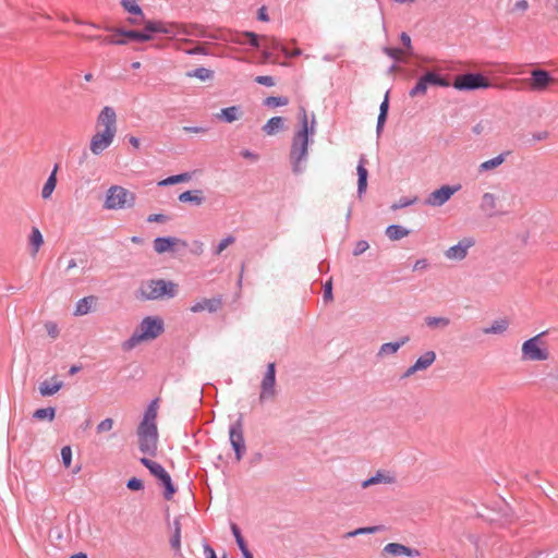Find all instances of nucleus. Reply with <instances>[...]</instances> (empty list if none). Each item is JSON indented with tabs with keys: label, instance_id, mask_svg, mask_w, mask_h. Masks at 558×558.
I'll use <instances>...</instances> for the list:
<instances>
[{
	"label": "nucleus",
	"instance_id": "27",
	"mask_svg": "<svg viewBox=\"0 0 558 558\" xmlns=\"http://www.w3.org/2000/svg\"><path fill=\"white\" fill-rule=\"evenodd\" d=\"M366 165V159L364 156H362L359 160V165L356 167V171H357V177H359V180H357V194L359 196L361 197L366 189H367V175H368V172H367V169L365 167Z\"/></svg>",
	"mask_w": 558,
	"mask_h": 558
},
{
	"label": "nucleus",
	"instance_id": "8",
	"mask_svg": "<svg viewBox=\"0 0 558 558\" xmlns=\"http://www.w3.org/2000/svg\"><path fill=\"white\" fill-rule=\"evenodd\" d=\"M429 85L449 87L450 82L446 77H442L433 71H427L417 80L416 84L410 89L409 96L412 98L424 96L427 93V88Z\"/></svg>",
	"mask_w": 558,
	"mask_h": 558
},
{
	"label": "nucleus",
	"instance_id": "22",
	"mask_svg": "<svg viewBox=\"0 0 558 558\" xmlns=\"http://www.w3.org/2000/svg\"><path fill=\"white\" fill-rule=\"evenodd\" d=\"M222 306L221 298H213V299H203L191 306V311L193 313H199L203 311H208L209 313H215L220 310Z\"/></svg>",
	"mask_w": 558,
	"mask_h": 558
},
{
	"label": "nucleus",
	"instance_id": "53",
	"mask_svg": "<svg viewBox=\"0 0 558 558\" xmlns=\"http://www.w3.org/2000/svg\"><path fill=\"white\" fill-rule=\"evenodd\" d=\"M61 459H62V463L65 468H69L71 465V462H72V449L70 446H64L62 449H61Z\"/></svg>",
	"mask_w": 558,
	"mask_h": 558
},
{
	"label": "nucleus",
	"instance_id": "14",
	"mask_svg": "<svg viewBox=\"0 0 558 558\" xmlns=\"http://www.w3.org/2000/svg\"><path fill=\"white\" fill-rule=\"evenodd\" d=\"M556 80L549 74V72L535 69L531 72V76L526 80V84L530 90L542 93L548 89Z\"/></svg>",
	"mask_w": 558,
	"mask_h": 558
},
{
	"label": "nucleus",
	"instance_id": "35",
	"mask_svg": "<svg viewBox=\"0 0 558 558\" xmlns=\"http://www.w3.org/2000/svg\"><path fill=\"white\" fill-rule=\"evenodd\" d=\"M94 302H95V298L92 295L85 296V298L78 300V302L75 305L74 315L83 316V315L88 314L90 312V308H92V305Z\"/></svg>",
	"mask_w": 558,
	"mask_h": 558
},
{
	"label": "nucleus",
	"instance_id": "11",
	"mask_svg": "<svg viewBox=\"0 0 558 558\" xmlns=\"http://www.w3.org/2000/svg\"><path fill=\"white\" fill-rule=\"evenodd\" d=\"M141 463L145 465L154 476L160 480L166 489L165 498L168 500L171 499L172 495L175 493V488L171 482L170 475L165 470V468L161 464L147 458H142Z\"/></svg>",
	"mask_w": 558,
	"mask_h": 558
},
{
	"label": "nucleus",
	"instance_id": "10",
	"mask_svg": "<svg viewBox=\"0 0 558 558\" xmlns=\"http://www.w3.org/2000/svg\"><path fill=\"white\" fill-rule=\"evenodd\" d=\"M276 397V364L269 363L260 383L259 402L275 400Z\"/></svg>",
	"mask_w": 558,
	"mask_h": 558
},
{
	"label": "nucleus",
	"instance_id": "4",
	"mask_svg": "<svg viewBox=\"0 0 558 558\" xmlns=\"http://www.w3.org/2000/svg\"><path fill=\"white\" fill-rule=\"evenodd\" d=\"M135 201L136 195L132 191L121 185H111L106 192L104 208L107 210L128 209L135 205Z\"/></svg>",
	"mask_w": 558,
	"mask_h": 558
},
{
	"label": "nucleus",
	"instance_id": "21",
	"mask_svg": "<svg viewBox=\"0 0 558 558\" xmlns=\"http://www.w3.org/2000/svg\"><path fill=\"white\" fill-rule=\"evenodd\" d=\"M383 554L391 555V556H408V557H417L420 556L418 550L410 548L405 545L399 543H389L384 549Z\"/></svg>",
	"mask_w": 558,
	"mask_h": 558
},
{
	"label": "nucleus",
	"instance_id": "29",
	"mask_svg": "<svg viewBox=\"0 0 558 558\" xmlns=\"http://www.w3.org/2000/svg\"><path fill=\"white\" fill-rule=\"evenodd\" d=\"M242 114L241 108L239 106H231L220 110L217 114V118L227 123H232L240 119Z\"/></svg>",
	"mask_w": 558,
	"mask_h": 558
},
{
	"label": "nucleus",
	"instance_id": "23",
	"mask_svg": "<svg viewBox=\"0 0 558 558\" xmlns=\"http://www.w3.org/2000/svg\"><path fill=\"white\" fill-rule=\"evenodd\" d=\"M177 244H182L183 246H186V242L181 241L178 238H173V236L156 238L154 240V250L158 254H162V253H166V252L172 250V247Z\"/></svg>",
	"mask_w": 558,
	"mask_h": 558
},
{
	"label": "nucleus",
	"instance_id": "46",
	"mask_svg": "<svg viewBox=\"0 0 558 558\" xmlns=\"http://www.w3.org/2000/svg\"><path fill=\"white\" fill-rule=\"evenodd\" d=\"M187 75L191 77H197L201 81H208L213 77L214 72L206 68H197L192 72H189Z\"/></svg>",
	"mask_w": 558,
	"mask_h": 558
},
{
	"label": "nucleus",
	"instance_id": "56",
	"mask_svg": "<svg viewBox=\"0 0 558 558\" xmlns=\"http://www.w3.org/2000/svg\"><path fill=\"white\" fill-rule=\"evenodd\" d=\"M368 247H369L368 243L364 240H361V241L356 242L354 250H353V255L359 256V255L363 254Z\"/></svg>",
	"mask_w": 558,
	"mask_h": 558
},
{
	"label": "nucleus",
	"instance_id": "1",
	"mask_svg": "<svg viewBox=\"0 0 558 558\" xmlns=\"http://www.w3.org/2000/svg\"><path fill=\"white\" fill-rule=\"evenodd\" d=\"M300 129L294 133L290 149V161L295 174L303 172V162L307 159L310 136L316 133V118L312 114L311 121L304 107L299 109Z\"/></svg>",
	"mask_w": 558,
	"mask_h": 558
},
{
	"label": "nucleus",
	"instance_id": "62",
	"mask_svg": "<svg viewBox=\"0 0 558 558\" xmlns=\"http://www.w3.org/2000/svg\"><path fill=\"white\" fill-rule=\"evenodd\" d=\"M281 52H282L286 57H288V58L299 57V56H301V53H302L301 49H299V48H296V49H294V50H291V51H290V50H289L287 47H284V46H283V47H281Z\"/></svg>",
	"mask_w": 558,
	"mask_h": 558
},
{
	"label": "nucleus",
	"instance_id": "42",
	"mask_svg": "<svg viewBox=\"0 0 558 558\" xmlns=\"http://www.w3.org/2000/svg\"><path fill=\"white\" fill-rule=\"evenodd\" d=\"M425 324L433 329L439 328L444 329L450 325V319L448 317H434L428 316L425 318Z\"/></svg>",
	"mask_w": 558,
	"mask_h": 558
},
{
	"label": "nucleus",
	"instance_id": "48",
	"mask_svg": "<svg viewBox=\"0 0 558 558\" xmlns=\"http://www.w3.org/2000/svg\"><path fill=\"white\" fill-rule=\"evenodd\" d=\"M264 104L267 107L287 106L289 104V99L287 97H282V96H279V97L270 96L265 99Z\"/></svg>",
	"mask_w": 558,
	"mask_h": 558
},
{
	"label": "nucleus",
	"instance_id": "2",
	"mask_svg": "<svg viewBox=\"0 0 558 558\" xmlns=\"http://www.w3.org/2000/svg\"><path fill=\"white\" fill-rule=\"evenodd\" d=\"M162 331L163 320L159 317L147 316L141 322L133 335L123 342L122 348L130 351L141 342L156 339Z\"/></svg>",
	"mask_w": 558,
	"mask_h": 558
},
{
	"label": "nucleus",
	"instance_id": "19",
	"mask_svg": "<svg viewBox=\"0 0 558 558\" xmlns=\"http://www.w3.org/2000/svg\"><path fill=\"white\" fill-rule=\"evenodd\" d=\"M116 135L107 132L96 130L89 142V149L92 154L98 156L111 146Z\"/></svg>",
	"mask_w": 558,
	"mask_h": 558
},
{
	"label": "nucleus",
	"instance_id": "3",
	"mask_svg": "<svg viewBox=\"0 0 558 558\" xmlns=\"http://www.w3.org/2000/svg\"><path fill=\"white\" fill-rule=\"evenodd\" d=\"M546 333L547 331H542L522 343L521 360L523 362H544L549 359L550 353L544 341Z\"/></svg>",
	"mask_w": 558,
	"mask_h": 558
},
{
	"label": "nucleus",
	"instance_id": "37",
	"mask_svg": "<svg viewBox=\"0 0 558 558\" xmlns=\"http://www.w3.org/2000/svg\"><path fill=\"white\" fill-rule=\"evenodd\" d=\"M28 242L32 247V254L36 255L38 253L40 246L44 244V238L38 228L34 227L32 229V232L28 238Z\"/></svg>",
	"mask_w": 558,
	"mask_h": 558
},
{
	"label": "nucleus",
	"instance_id": "57",
	"mask_svg": "<svg viewBox=\"0 0 558 558\" xmlns=\"http://www.w3.org/2000/svg\"><path fill=\"white\" fill-rule=\"evenodd\" d=\"M126 486L131 490H141L143 488V482L136 477H132L128 481Z\"/></svg>",
	"mask_w": 558,
	"mask_h": 558
},
{
	"label": "nucleus",
	"instance_id": "17",
	"mask_svg": "<svg viewBox=\"0 0 558 558\" xmlns=\"http://www.w3.org/2000/svg\"><path fill=\"white\" fill-rule=\"evenodd\" d=\"M461 189L460 185H442L441 187L433 191L427 198L425 204L432 207H440L446 204L451 196Z\"/></svg>",
	"mask_w": 558,
	"mask_h": 558
},
{
	"label": "nucleus",
	"instance_id": "47",
	"mask_svg": "<svg viewBox=\"0 0 558 558\" xmlns=\"http://www.w3.org/2000/svg\"><path fill=\"white\" fill-rule=\"evenodd\" d=\"M155 404H156V401H154L148 407V409L146 410V412L144 414L143 421L141 423H146V424H149V425H156L155 421H156V416H157V411H156Z\"/></svg>",
	"mask_w": 558,
	"mask_h": 558
},
{
	"label": "nucleus",
	"instance_id": "49",
	"mask_svg": "<svg viewBox=\"0 0 558 558\" xmlns=\"http://www.w3.org/2000/svg\"><path fill=\"white\" fill-rule=\"evenodd\" d=\"M380 530L379 526H367V527H359L354 531L348 532L345 537H354L362 534H373Z\"/></svg>",
	"mask_w": 558,
	"mask_h": 558
},
{
	"label": "nucleus",
	"instance_id": "54",
	"mask_svg": "<svg viewBox=\"0 0 558 558\" xmlns=\"http://www.w3.org/2000/svg\"><path fill=\"white\" fill-rule=\"evenodd\" d=\"M45 329L52 339H56L59 336V327L54 322H47L45 324Z\"/></svg>",
	"mask_w": 558,
	"mask_h": 558
},
{
	"label": "nucleus",
	"instance_id": "9",
	"mask_svg": "<svg viewBox=\"0 0 558 558\" xmlns=\"http://www.w3.org/2000/svg\"><path fill=\"white\" fill-rule=\"evenodd\" d=\"M452 86L458 90H475L481 88H489L492 84L488 78L481 73H466L457 75Z\"/></svg>",
	"mask_w": 558,
	"mask_h": 558
},
{
	"label": "nucleus",
	"instance_id": "38",
	"mask_svg": "<svg viewBox=\"0 0 558 558\" xmlns=\"http://www.w3.org/2000/svg\"><path fill=\"white\" fill-rule=\"evenodd\" d=\"M283 126V118L274 117L267 121V123L263 126V131L267 135H274Z\"/></svg>",
	"mask_w": 558,
	"mask_h": 558
},
{
	"label": "nucleus",
	"instance_id": "60",
	"mask_svg": "<svg viewBox=\"0 0 558 558\" xmlns=\"http://www.w3.org/2000/svg\"><path fill=\"white\" fill-rule=\"evenodd\" d=\"M168 217L162 214H151L147 217L148 222H166Z\"/></svg>",
	"mask_w": 558,
	"mask_h": 558
},
{
	"label": "nucleus",
	"instance_id": "40",
	"mask_svg": "<svg viewBox=\"0 0 558 558\" xmlns=\"http://www.w3.org/2000/svg\"><path fill=\"white\" fill-rule=\"evenodd\" d=\"M408 234L409 230L398 225H391L386 229V235L392 241L403 239Z\"/></svg>",
	"mask_w": 558,
	"mask_h": 558
},
{
	"label": "nucleus",
	"instance_id": "64",
	"mask_svg": "<svg viewBox=\"0 0 558 558\" xmlns=\"http://www.w3.org/2000/svg\"><path fill=\"white\" fill-rule=\"evenodd\" d=\"M204 555L206 558H217L216 553L211 546L204 544Z\"/></svg>",
	"mask_w": 558,
	"mask_h": 558
},
{
	"label": "nucleus",
	"instance_id": "33",
	"mask_svg": "<svg viewBox=\"0 0 558 558\" xmlns=\"http://www.w3.org/2000/svg\"><path fill=\"white\" fill-rule=\"evenodd\" d=\"M509 323L507 319L494 320L488 327L483 329L485 335H502L508 330Z\"/></svg>",
	"mask_w": 558,
	"mask_h": 558
},
{
	"label": "nucleus",
	"instance_id": "44",
	"mask_svg": "<svg viewBox=\"0 0 558 558\" xmlns=\"http://www.w3.org/2000/svg\"><path fill=\"white\" fill-rule=\"evenodd\" d=\"M56 416V409L52 407L38 409L33 413V417L36 420L53 421Z\"/></svg>",
	"mask_w": 558,
	"mask_h": 558
},
{
	"label": "nucleus",
	"instance_id": "16",
	"mask_svg": "<svg viewBox=\"0 0 558 558\" xmlns=\"http://www.w3.org/2000/svg\"><path fill=\"white\" fill-rule=\"evenodd\" d=\"M96 130L117 135V113L112 107L101 109L96 120Z\"/></svg>",
	"mask_w": 558,
	"mask_h": 558
},
{
	"label": "nucleus",
	"instance_id": "15",
	"mask_svg": "<svg viewBox=\"0 0 558 558\" xmlns=\"http://www.w3.org/2000/svg\"><path fill=\"white\" fill-rule=\"evenodd\" d=\"M475 245L472 236L461 239L457 244L448 247L444 255L448 260L461 262L466 258L469 250Z\"/></svg>",
	"mask_w": 558,
	"mask_h": 558
},
{
	"label": "nucleus",
	"instance_id": "50",
	"mask_svg": "<svg viewBox=\"0 0 558 558\" xmlns=\"http://www.w3.org/2000/svg\"><path fill=\"white\" fill-rule=\"evenodd\" d=\"M234 242L235 238L233 235L226 236L216 246L214 251L215 255H220L229 245L233 244Z\"/></svg>",
	"mask_w": 558,
	"mask_h": 558
},
{
	"label": "nucleus",
	"instance_id": "26",
	"mask_svg": "<svg viewBox=\"0 0 558 558\" xmlns=\"http://www.w3.org/2000/svg\"><path fill=\"white\" fill-rule=\"evenodd\" d=\"M509 154H510L509 151H505L492 159L483 161L482 163H480V166L477 168L478 173L482 174V173L494 171L495 169H497L505 162L506 157Z\"/></svg>",
	"mask_w": 558,
	"mask_h": 558
},
{
	"label": "nucleus",
	"instance_id": "58",
	"mask_svg": "<svg viewBox=\"0 0 558 558\" xmlns=\"http://www.w3.org/2000/svg\"><path fill=\"white\" fill-rule=\"evenodd\" d=\"M267 62L276 63L277 60L274 58L272 51L268 50L267 48H264V50L262 51L260 63L264 64V63H267Z\"/></svg>",
	"mask_w": 558,
	"mask_h": 558
},
{
	"label": "nucleus",
	"instance_id": "20",
	"mask_svg": "<svg viewBox=\"0 0 558 558\" xmlns=\"http://www.w3.org/2000/svg\"><path fill=\"white\" fill-rule=\"evenodd\" d=\"M478 208L486 217L489 218L496 217L500 214L498 210V197L489 192L482 195Z\"/></svg>",
	"mask_w": 558,
	"mask_h": 558
},
{
	"label": "nucleus",
	"instance_id": "13",
	"mask_svg": "<svg viewBox=\"0 0 558 558\" xmlns=\"http://www.w3.org/2000/svg\"><path fill=\"white\" fill-rule=\"evenodd\" d=\"M229 440L234 450L235 460L241 461L246 451L241 417L229 426Z\"/></svg>",
	"mask_w": 558,
	"mask_h": 558
},
{
	"label": "nucleus",
	"instance_id": "41",
	"mask_svg": "<svg viewBox=\"0 0 558 558\" xmlns=\"http://www.w3.org/2000/svg\"><path fill=\"white\" fill-rule=\"evenodd\" d=\"M191 178H192V175L189 172H184V173L168 177V178L159 181L158 185L159 186H168V185H172V184H177V183H181V182H187L191 180Z\"/></svg>",
	"mask_w": 558,
	"mask_h": 558
},
{
	"label": "nucleus",
	"instance_id": "32",
	"mask_svg": "<svg viewBox=\"0 0 558 558\" xmlns=\"http://www.w3.org/2000/svg\"><path fill=\"white\" fill-rule=\"evenodd\" d=\"M57 171H58V166L56 165L52 172L50 173V175L48 177L46 183L44 184L43 186V190H41V197L44 199H48L51 197L54 189H56V185H57Z\"/></svg>",
	"mask_w": 558,
	"mask_h": 558
},
{
	"label": "nucleus",
	"instance_id": "51",
	"mask_svg": "<svg viewBox=\"0 0 558 558\" xmlns=\"http://www.w3.org/2000/svg\"><path fill=\"white\" fill-rule=\"evenodd\" d=\"M384 52L387 56H389L391 59H393L395 61H402V56L404 53V51L400 48H389V47L384 48Z\"/></svg>",
	"mask_w": 558,
	"mask_h": 558
},
{
	"label": "nucleus",
	"instance_id": "43",
	"mask_svg": "<svg viewBox=\"0 0 558 558\" xmlns=\"http://www.w3.org/2000/svg\"><path fill=\"white\" fill-rule=\"evenodd\" d=\"M259 44L264 48H267L268 50H280L283 45L275 37H268V36H262L259 37Z\"/></svg>",
	"mask_w": 558,
	"mask_h": 558
},
{
	"label": "nucleus",
	"instance_id": "7",
	"mask_svg": "<svg viewBox=\"0 0 558 558\" xmlns=\"http://www.w3.org/2000/svg\"><path fill=\"white\" fill-rule=\"evenodd\" d=\"M140 450L145 454L154 456L157 450L158 432L156 425L141 423L137 429Z\"/></svg>",
	"mask_w": 558,
	"mask_h": 558
},
{
	"label": "nucleus",
	"instance_id": "45",
	"mask_svg": "<svg viewBox=\"0 0 558 558\" xmlns=\"http://www.w3.org/2000/svg\"><path fill=\"white\" fill-rule=\"evenodd\" d=\"M138 0H121L122 8L132 15H142V9L137 4Z\"/></svg>",
	"mask_w": 558,
	"mask_h": 558
},
{
	"label": "nucleus",
	"instance_id": "6",
	"mask_svg": "<svg viewBox=\"0 0 558 558\" xmlns=\"http://www.w3.org/2000/svg\"><path fill=\"white\" fill-rule=\"evenodd\" d=\"M172 26L168 25L162 21H147L145 22V26L143 31H119L120 35L128 40H136V41H148L153 38L154 33H171Z\"/></svg>",
	"mask_w": 558,
	"mask_h": 558
},
{
	"label": "nucleus",
	"instance_id": "39",
	"mask_svg": "<svg viewBox=\"0 0 558 558\" xmlns=\"http://www.w3.org/2000/svg\"><path fill=\"white\" fill-rule=\"evenodd\" d=\"M170 545L175 551L181 550V523L179 518L173 520V534L170 538Z\"/></svg>",
	"mask_w": 558,
	"mask_h": 558
},
{
	"label": "nucleus",
	"instance_id": "59",
	"mask_svg": "<svg viewBox=\"0 0 558 558\" xmlns=\"http://www.w3.org/2000/svg\"><path fill=\"white\" fill-rule=\"evenodd\" d=\"M324 299L326 301L332 300V283H331V280H328L324 284Z\"/></svg>",
	"mask_w": 558,
	"mask_h": 558
},
{
	"label": "nucleus",
	"instance_id": "36",
	"mask_svg": "<svg viewBox=\"0 0 558 558\" xmlns=\"http://www.w3.org/2000/svg\"><path fill=\"white\" fill-rule=\"evenodd\" d=\"M179 201L181 203H194L195 205H201L204 202V197L202 196L201 190L185 191L179 195Z\"/></svg>",
	"mask_w": 558,
	"mask_h": 558
},
{
	"label": "nucleus",
	"instance_id": "24",
	"mask_svg": "<svg viewBox=\"0 0 558 558\" xmlns=\"http://www.w3.org/2000/svg\"><path fill=\"white\" fill-rule=\"evenodd\" d=\"M408 341L409 337H403L399 341L383 343L377 352V357L384 359L396 354Z\"/></svg>",
	"mask_w": 558,
	"mask_h": 558
},
{
	"label": "nucleus",
	"instance_id": "5",
	"mask_svg": "<svg viewBox=\"0 0 558 558\" xmlns=\"http://www.w3.org/2000/svg\"><path fill=\"white\" fill-rule=\"evenodd\" d=\"M140 296L144 300H158L161 298H173L178 293V286L172 281L162 279L144 282L140 290Z\"/></svg>",
	"mask_w": 558,
	"mask_h": 558
},
{
	"label": "nucleus",
	"instance_id": "28",
	"mask_svg": "<svg viewBox=\"0 0 558 558\" xmlns=\"http://www.w3.org/2000/svg\"><path fill=\"white\" fill-rule=\"evenodd\" d=\"M119 31H122V29L117 28L113 31V34L109 35V36L95 35V36H87L86 38L89 40H98L102 45H125L126 39L123 37V35L119 34Z\"/></svg>",
	"mask_w": 558,
	"mask_h": 558
},
{
	"label": "nucleus",
	"instance_id": "52",
	"mask_svg": "<svg viewBox=\"0 0 558 558\" xmlns=\"http://www.w3.org/2000/svg\"><path fill=\"white\" fill-rule=\"evenodd\" d=\"M113 420L108 417V418H105L102 420L96 427V430L98 434H101V433H106V432H109L112 429L113 427Z\"/></svg>",
	"mask_w": 558,
	"mask_h": 558
},
{
	"label": "nucleus",
	"instance_id": "12",
	"mask_svg": "<svg viewBox=\"0 0 558 558\" xmlns=\"http://www.w3.org/2000/svg\"><path fill=\"white\" fill-rule=\"evenodd\" d=\"M168 25L172 26L171 33H166L167 35L172 36H192V37H198V38H210V39H217L218 37L215 35L209 34L204 26L198 24H180V23H169L166 22Z\"/></svg>",
	"mask_w": 558,
	"mask_h": 558
},
{
	"label": "nucleus",
	"instance_id": "34",
	"mask_svg": "<svg viewBox=\"0 0 558 558\" xmlns=\"http://www.w3.org/2000/svg\"><path fill=\"white\" fill-rule=\"evenodd\" d=\"M388 108H389V92L386 93L385 98L379 107V116L377 119V126H376L377 134H380V132L383 131V128H384L386 119H387Z\"/></svg>",
	"mask_w": 558,
	"mask_h": 558
},
{
	"label": "nucleus",
	"instance_id": "30",
	"mask_svg": "<svg viewBox=\"0 0 558 558\" xmlns=\"http://www.w3.org/2000/svg\"><path fill=\"white\" fill-rule=\"evenodd\" d=\"M395 483V477L389 475L388 473L378 471L374 476L362 482V487L367 488L372 485L376 484H391Z\"/></svg>",
	"mask_w": 558,
	"mask_h": 558
},
{
	"label": "nucleus",
	"instance_id": "25",
	"mask_svg": "<svg viewBox=\"0 0 558 558\" xmlns=\"http://www.w3.org/2000/svg\"><path fill=\"white\" fill-rule=\"evenodd\" d=\"M229 40L238 45H244L248 43L252 47H260L259 36L252 32L232 34Z\"/></svg>",
	"mask_w": 558,
	"mask_h": 558
},
{
	"label": "nucleus",
	"instance_id": "63",
	"mask_svg": "<svg viewBox=\"0 0 558 558\" xmlns=\"http://www.w3.org/2000/svg\"><path fill=\"white\" fill-rule=\"evenodd\" d=\"M129 22L133 25H144L145 26V22H147L145 20V16H144V13L142 12V15H133L132 17L129 19Z\"/></svg>",
	"mask_w": 558,
	"mask_h": 558
},
{
	"label": "nucleus",
	"instance_id": "18",
	"mask_svg": "<svg viewBox=\"0 0 558 558\" xmlns=\"http://www.w3.org/2000/svg\"><path fill=\"white\" fill-rule=\"evenodd\" d=\"M436 353L433 350H428L420 355L413 365L408 367L402 375V378H410L418 372L428 369L436 361Z\"/></svg>",
	"mask_w": 558,
	"mask_h": 558
},
{
	"label": "nucleus",
	"instance_id": "31",
	"mask_svg": "<svg viewBox=\"0 0 558 558\" xmlns=\"http://www.w3.org/2000/svg\"><path fill=\"white\" fill-rule=\"evenodd\" d=\"M62 386L63 383L57 379H53L52 381L44 380L40 383L38 389L43 397H49L57 393L62 388Z\"/></svg>",
	"mask_w": 558,
	"mask_h": 558
},
{
	"label": "nucleus",
	"instance_id": "55",
	"mask_svg": "<svg viewBox=\"0 0 558 558\" xmlns=\"http://www.w3.org/2000/svg\"><path fill=\"white\" fill-rule=\"evenodd\" d=\"M255 82L260 84V85L268 86V87H271V86L275 85V80L271 76H269V75L256 76L255 77Z\"/></svg>",
	"mask_w": 558,
	"mask_h": 558
},
{
	"label": "nucleus",
	"instance_id": "61",
	"mask_svg": "<svg viewBox=\"0 0 558 558\" xmlns=\"http://www.w3.org/2000/svg\"><path fill=\"white\" fill-rule=\"evenodd\" d=\"M400 40L403 44V46L407 48L408 52H411L412 45H411V37L407 33H401Z\"/></svg>",
	"mask_w": 558,
	"mask_h": 558
}]
</instances>
